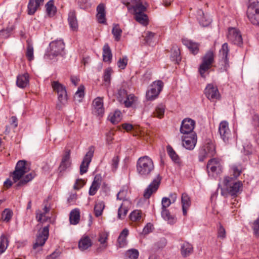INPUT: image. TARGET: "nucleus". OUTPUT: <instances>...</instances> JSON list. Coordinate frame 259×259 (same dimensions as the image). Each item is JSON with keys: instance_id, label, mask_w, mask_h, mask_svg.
Segmentation results:
<instances>
[{"instance_id": "nucleus-54", "label": "nucleus", "mask_w": 259, "mask_h": 259, "mask_svg": "<svg viewBox=\"0 0 259 259\" xmlns=\"http://www.w3.org/2000/svg\"><path fill=\"white\" fill-rule=\"evenodd\" d=\"M127 61L128 59L126 56H123L122 58H120L117 63L118 68L121 69H124L127 64Z\"/></svg>"}, {"instance_id": "nucleus-12", "label": "nucleus", "mask_w": 259, "mask_h": 259, "mask_svg": "<svg viewBox=\"0 0 259 259\" xmlns=\"http://www.w3.org/2000/svg\"><path fill=\"white\" fill-rule=\"evenodd\" d=\"M204 94L208 99L212 101L219 100L221 98L217 86L213 83L207 84L204 90Z\"/></svg>"}, {"instance_id": "nucleus-44", "label": "nucleus", "mask_w": 259, "mask_h": 259, "mask_svg": "<svg viewBox=\"0 0 259 259\" xmlns=\"http://www.w3.org/2000/svg\"><path fill=\"white\" fill-rule=\"evenodd\" d=\"M104 207L105 205L103 201L96 203L94 207V212L96 217H98L102 215Z\"/></svg>"}, {"instance_id": "nucleus-1", "label": "nucleus", "mask_w": 259, "mask_h": 259, "mask_svg": "<svg viewBox=\"0 0 259 259\" xmlns=\"http://www.w3.org/2000/svg\"><path fill=\"white\" fill-rule=\"evenodd\" d=\"M152 159L148 156H143L138 158L136 164L137 174L143 179L149 178L154 170Z\"/></svg>"}, {"instance_id": "nucleus-29", "label": "nucleus", "mask_w": 259, "mask_h": 259, "mask_svg": "<svg viewBox=\"0 0 259 259\" xmlns=\"http://www.w3.org/2000/svg\"><path fill=\"white\" fill-rule=\"evenodd\" d=\"M92 245V242L88 236H83L79 241L78 248L81 251L87 250Z\"/></svg>"}, {"instance_id": "nucleus-36", "label": "nucleus", "mask_w": 259, "mask_h": 259, "mask_svg": "<svg viewBox=\"0 0 259 259\" xmlns=\"http://www.w3.org/2000/svg\"><path fill=\"white\" fill-rule=\"evenodd\" d=\"M103 58L104 62L110 63L112 58V54L108 44H106L103 48Z\"/></svg>"}, {"instance_id": "nucleus-25", "label": "nucleus", "mask_w": 259, "mask_h": 259, "mask_svg": "<svg viewBox=\"0 0 259 259\" xmlns=\"http://www.w3.org/2000/svg\"><path fill=\"white\" fill-rule=\"evenodd\" d=\"M44 2V0H29L27 6L28 14L33 15Z\"/></svg>"}, {"instance_id": "nucleus-28", "label": "nucleus", "mask_w": 259, "mask_h": 259, "mask_svg": "<svg viewBox=\"0 0 259 259\" xmlns=\"http://www.w3.org/2000/svg\"><path fill=\"white\" fill-rule=\"evenodd\" d=\"M181 202L183 215H186L187 213V210L191 205L190 198L187 193H183L182 194Z\"/></svg>"}, {"instance_id": "nucleus-40", "label": "nucleus", "mask_w": 259, "mask_h": 259, "mask_svg": "<svg viewBox=\"0 0 259 259\" xmlns=\"http://www.w3.org/2000/svg\"><path fill=\"white\" fill-rule=\"evenodd\" d=\"M35 174L33 172H31L26 175H25L23 178H22L19 182L16 184L17 187H21L28 182L31 181L35 177Z\"/></svg>"}, {"instance_id": "nucleus-24", "label": "nucleus", "mask_w": 259, "mask_h": 259, "mask_svg": "<svg viewBox=\"0 0 259 259\" xmlns=\"http://www.w3.org/2000/svg\"><path fill=\"white\" fill-rule=\"evenodd\" d=\"M29 76L27 73L19 74L17 77L16 84L20 88H26L29 84Z\"/></svg>"}, {"instance_id": "nucleus-3", "label": "nucleus", "mask_w": 259, "mask_h": 259, "mask_svg": "<svg viewBox=\"0 0 259 259\" xmlns=\"http://www.w3.org/2000/svg\"><path fill=\"white\" fill-rule=\"evenodd\" d=\"M127 193V190L122 189L117 194V199L122 201L118 210V218L119 219L125 218L131 206L130 200L126 198Z\"/></svg>"}, {"instance_id": "nucleus-11", "label": "nucleus", "mask_w": 259, "mask_h": 259, "mask_svg": "<svg viewBox=\"0 0 259 259\" xmlns=\"http://www.w3.org/2000/svg\"><path fill=\"white\" fill-rule=\"evenodd\" d=\"M64 48L65 44L62 40L52 41L50 44V50L48 53V55L50 57L51 56L54 57L63 55Z\"/></svg>"}, {"instance_id": "nucleus-64", "label": "nucleus", "mask_w": 259, "mask_h": 259, "mask_svg": "<svg viewBox=\"0 0 259 259\" xmlns=\"http://www.w3.org/2000/svg\"><path fill=\"white\" fill-rule=\"evenodd\" d=\"M218 234V237L222 238H225L226 237L225 229L221 224L219 225Z\"/></svg>"}, {"instance_id": "nucleus-55", "label": "nucleus", "mask_w": 259, "mask_h": 259, "mask_svg": "<svg viewBox=\"0 0 259 259\" xmlns=\"http://www.w3.org/2000/svg\"><path fill=\"white\" fill-rule=\"evenodd\" d=\"M251 228L253 230L254 235L256 237H258L259 236V217L253 222Z\"/></svg>"}, {"instance_id": "nucleus-22", "label": "nucleus", "mask_w": 259, "mask_h": 259, "mask_svg": "<svg viewBox=\"0 0 259 259\" xmlns=\"http://www.w3.org/2000/svg\"><path fill=\"white\" fill-rule=\"evenodd\" d=\"M93 106L94 107L93 112L95 114L98 116H103L104 113L103 98L101 97L96 98L93 101Z\"/></svg>"}, {"instance_id": "nucleus-13", "label": "nucleus", "mask_w": 259, "mask_h": 259, "mask_svg": "<svg viewBox=\"0 0 259 259\" xmlns=\"http://www.w3.org/2000/svg\"><path fill=\"white\" fill-rule=\"evenodd\" d=\"M163 83L161 80L155 81L151 86V88L146 93V98L148 100L155 99L161 91Z\"/></svg>"}, {"instance_id": "nucleus-52", "label": "nucleus", "mask_w": 259, "mask_h": 259, "mask_svg": "<svg viewBox=\"0 0 259 259\" xmlns=\"http://www.w3.org/2000/svg\"><path fill=\"white\" fill-rule=\"evenodd\" d=\"M112 70L111 68H108L104 72L103 80L104 82L108 84L110 82L111 75Z\"/></svg>"}, {"instance_id": "nucleus-53", "label": "nucleus", "mask_w": 259, "mask_h": 259, "mask_svg": "<svg viewBox=\"0 0 259 259\" xmlns=\"http://www.w3.org/2000/svg\"><path fill=\"white\" fill-rule=\"evenodd\" d=\"M26 55L28 60L31 61L33 60V47L30 43L27 44Z\"/></svg>"}, {"instance_id": "nucleus-31", "label": "nucleus", "mask_w": 259, "mask_h": 259, "mask_svg": "<svg viewBox=\"0 0 259 259\" xmlns=\"http://www.w3.org/2000/svg\"><path fill=\"white\" fill-rule=\"evenodd\" d=\"M129 231L127 228H124L120 233L117 239V243L119 247H123L127 244L126 238L128 235Z\"/></svg>"}, {"instance_id": "nucleus-30", "label": "nucleus", "mask_w": 259, "mask_h": 259, "mask_svg": "<svg viewBox=\"0 0 259 259\" xmlns=\"http://www.w3.org/2000/svg\"><path fill=\"white\" fill-rule=\"evenodd\" d=\"M183 44L186 46L189 51L193 55L197 54L199 52V44L194 42L191 40L184 39L182 40Z\"/></svg>"}, {"instance_id": "nucleus-26", "label": "nucleus", "mask_w": 259, "mask_h": 259, "mask_svg": "<svg viewBox=\"0 0 259 259\" xmlns=\"http://www.w3.org/2000/svg\"><path fill=\"white\" fill-rule=\"evenodd\" d=\"M68 21L71 29L76 31L78 29V22L74 11H71L68 14Z\"/></svg>"}, {"instance_id": "nucleus-51", "label": "nucleus", "mask_w": 259, "mask_h": 259, "mask_svg": "<svg viewBox=\"0 0 259 259\" xmlns=\"http://www.w3.org/2000/svg\"><path fill=\"white\" fill-rule=\"evenodd\" d=\"M141 211L139 210H134L130 214V219L134 222L139 221L141 219Z\"/></svg>"}, {"instance_id": "nucleus-5", "label": "nucleus", "mask_w": 259, "mask_h": 259, "mask_svg": "<svg viewBox=\"0 0 259 259\" xmlns=\"http://www.w3.org/2000/svg\"><path fill=\"white\" fill-rule=\"evenodd\" d=\"M52 87L58 94L59 103L56 105L57 108L60 110L62 105H64L67 101V95L65 87L58 81L52 82Z\"/></svg>"}, {"instance_id": "nucleus-18", "label": "nucleus", "mask_w": 259, "mask_h": 259, "mask_svg": "<svg viewBox=\"0 0 259 259\" xmlns=\"http://www.w3.org/2000/svg\"><path fill=\"white\" fill-rule=\"evenodd\" d=\"M94 149L93 147H90L80 166V174L81 175L85 173L88 171L89 165L94 155Z\"/></svg>"}, {"instance_id": "nucleus-46", "label": "nucleus", "mask_w": 259, "mask_h": 259, "mask_svg": "<svg viewBox=\"0 0 259 259\" xmlns=\"http://www.w3.org/2000/svg\"><path fill=\"white\" fill-rule=\"evenodd\" d=\"M165 112V107L162 104L158 105L155 109L154 112H153V114L154 116H156L159 118H161L163 117Z\"/></svg>"}, {"instance_id": "nucleus-57", "label": "nucleus", "mask_w": 259, "mask_h": 259, "mask_svg": "<svg viewBox=\"0 0 259 259\" xmlns=\"http://www.w3.org/2000/svg\"><path fill=\"white\" fill-rule=\"evenodd\" d=\"M2 219L7 222H9L12 218V212L9 209H5L2 213Z\"/></svg>"}, {"instance_id": "nucleus-20", "label": "nucleus", "mask_w": 259, "mask_h": 259, "mask_svg": "<svg viewBox=\"0 0 259 259\" xmlns=\"http://www.w3.org/2000/svg\"><path fill=\"white\" fill-rule=\"evenodd\" d=\"M229 51L228 45L227 43L225 42L222 46L219 54L220 57L221 58V62L222 65L224 66L225 70H226L229 66L228 58Z\"/></svg>"}, {"instance_id": "nucleus-45", "label": "nucleus", "mask_w": 259, "mask_h": 259, "mask_svg": "<svg viewBox=\"0 0 259 259\" xmlns=\"http://www.w3.org/2000/svg\"><path fill=\"white\" fill-rule=\"evenodd\" d=\"M8 246V240L7 237L3 234L0 237V254L3 253Z\"/></svg>"}, {"instance_id": "nucleus-38", "label": "nucleus", "mask_w": 259, "mask_h": 259, "mask_svg": "<svg viewBox=\"0 0 259 259\" xmlns=\"http://www.w3.org/2000/svg\"><path fill=\"white\" fill-rule=\"evenodd\" d=\"M137 101V98L133 94L128 95L123 100V104L126 107H131L135 105Z\"/></svg>"}, {"instance_id": "nucleus-14", "label": "nucleus", "mask_w": 259, "mask_h": 259, "mask_svg": "<svg viewBox=\"0 0 259 259\" xmlns=\"http://www.w3.org/2000/svg\"><path fill=\"white\" fill-rule=\"evenodd\" d=\"M195 125V121L189 118L183 120L180 127V132L184 135L193 134V131Z\"/></svg>"}, {"instance_id": "nucleus-32", "label": "nucleus", "mask_w": 259, "mask_h": 259, "mask_svg": "<svg viewBox=\"0 0 259 259\" xmlns=\"http://www.w3.org/2000/svg\"><path fill=\"white\" fill-rule=\"evenodd\" d=\"M166 151L172 161L179 165H180L181 164V159L172 147L170 145H167L166 146Z\"/></svg>"}, {"instance_id": "nucleus-41", "label": "nucleus", "mask_w": 259, "mask_h": 259, "mask_svg": "<svg viewBox=\"0 0 259 259\" xmlns=\"http://www.w3.org/2000/svg\"><path fill=\"white\" fill-rule=\"evenodd\" d=\"M107 240V235L106 234H103L100 235L98 238V241L100 242L101 245L97 249V251L98 252H101L106 248L107 244H105V243L106 242Z\"/></svg>"}, {"instance_id": "nucleus-23", "label": "nucleus", "mask_w": 259, "mask_h": 259, "mask_svg": "<svg viewBox=\"0 0 259 259\" xmlns=\"http://www.w3.org/2000/svg\"><path fill=\"white\" fill-rule=\"evenodd\" d=\"M97 14L96 17L98 22L101 24H106V13L105 5L101 3L97 7Z\"/></svg>"}, {"instance_id": "nucleus-42", "label": "nucleus", "mask_w": 259, "mask_h": 259, "mask_svg": "<svg viewBox=\"0 0 259 259\" xmlns=\"http://www.w3.org/2000/svg\"><path fill=\"white\" fill-rule=\"evenodd\" d=\"M112 33L113 35L115 40L118 41L120 39L122 33V30L118 24H114L112 30Z\"/></svg>"}, {"instance_id": "nucleus-39", "label": "nucleus", "mask_w": 259, "mask_h": 259, "mask_svg": "<svg viewBox=\"0 0 259 259\" xmlns=\"http://www.w3.org/2000/svg\"><path fill=\"white\" fill-rule=\"evenodd\" d=\"M46 11L49 17H53L56 13V8L53 0L49 1L46 5Z\"/></svg>"}, {"instance_id": "nucleus-34", "label": "nucleus", "mask_w": 259, "mask_h": 259, "mask_svg": "<svg viewBox=\"0 0 259 259\" xmlns=\"http://www.w3.org/2000/svg\"><path fill=\"white\" fill-rule=\"evenodd\" d=\"M80 220V212L78 208L72 210L69 214L70 223L72 225H76Z\"/></svg>"}, {"instance_id": "nucleus-37", "label": "nucleus", "mask_w": 259, "mask_h": 259, "mask_svg": "<svg viewBox=\"0 0 259 259\" xmlns=\"http://www.w3.org/2000/svg\"><path fill=\"white\" fill-rule=\"evenodd\" d=\"M161 215L162 218L167 221V222L170 224H174L176 221V219L173 215H171L169 211L167 209H162L161 212Z\"/></svg>"}, {"instance_id": "nucleus-48", "label": "nucleus", "mask_w": 259, "mask_h": 259, "mask_svg": "<svg viewBox=\"0 0 259 259\" xmlns=\"http://www.w3.org/2000/svg\"><path fill=\"white\" fill-rule=\"evenodd\" d=\"M15 169L26 173L28 170L26 166V161L19 160L16 165Z\"/></svg>"}, {"instance_id": "nucleus-4", "label": "nucleus", "mask_w": 259, "mask_h": 259, "mask_svg": "<svg viewBox=\"0 0 259 259\" xmlns=\"http://www.w3.org/2000/svg\"><path fill=\"white\" fill-rule=\"evenodd\" d=\"M247 17L249 21L253 25L259 26V2L249 1Z\"/></svg>"}, {"instance_id": "nucleus-7", "label": "nucleus", "mask_w": 259, "mask_h": 259, "mask_svg": "<svg viewBox=\"0 0 259 259\" xmlns=\"http://www.w3.org/2000/svg\"><path fill=\"white\" fill-rule=\"evenodd\" d=\"M216 153L215 146L212 141L206 140L199 152V160L203 161L207 157L213 156Z\"/></svg>"}, {"instance_id": "nucleus-19", "label": "nucleus", "mask_w": 259, "mask_h": 259, "mask_svg": "<svg viewBox=\"0 0 259 259\" xmlns=\"http://www.w3.org/2000/svg\"><path fill=\"white\" fill-rule=\"evenodd\" d=\"M70 158V151L67 150L65 151V153L62 157L59 167H58V172L59 176H62L63 172L69 167L71 165Z\"/></svg>"}, {"instance_id": "nucleus-49", "label": "nucleus", "mask_w": 259, "mask_h": 259, "mask_svg": "<svg viewBox=\"0 0 259 259\" xmlns=\"http://www.w3.org/2000/svg\"><path fill=\"white\" fill-rule=\"evenodd\" d=\"M125 255L129 259H137L139 256V251L136 249H129L126 252Z\"/></svg>"}, {"instance_id": "nucleus-50", "label": "nucleus", "mask_w": 259, "mask_h": 259, "mask_svg": "<svg viewBox=\"0 0 259 259\" xmlns=\"http://www.w3.org/2000/svg\"><path fill=\"white\" fill-rule=\"evenodd\" d=\"M25 174V173L24 172L20 171L18 170L15 169V170L12 174L14 182L16 183L18 181H20Z\"/></svg>"}, {"instance_id": "nucleus-60", "label": "nucleus", "mask_w": 259, "mask_h": 259, "mask_svg": "<svg viewBox=\"0 0 259 259\" xmlns=\"http://www.w3.org/2000/svg\"><path fill=\"white\" fill-rule=\"evenodd\" d=\"M171 203V201L169 198L167 197L162 198L161 200V209H167V208L169 207Z\"/></svg>"}, {"instance_id": "nucleus-35", "label": "nucleus", "mask_w": 259, "mask_h": 259, "mask_svg": "<svg viewBox=\"0 0 259 259\" xmlns=\"http://www.w3.org/2000/svg\"><path fill=\"white\" fill-rule=\"evenodd\" d=\"M197 19L199 24L203 27L207 26L210 23V19L206 18L201 10L197 11Z\"/></svg>"}, {"instance_id": "nucleus-62", "label": "nucleus", "mask_w": 259, "mask_h": 259, "mask_svg": "<svg viewBox=\"0 0 259 259\" xmlns=\"http://www.w3.org/2000/svg\"><path fill=\"white\" fill-rule=\"evenodd\" d=\"M46 213L44 212H42L39 210L36 211V219L38 222H45L47 220V218L46 217Z\"/></svg>"}, {"instance_id": "nucleus-10", "label": "nucleus", "mask_w": 259, "mask_h": 259, "mask_svg": "<svg viewBox=\"0 0 259 259\" xmlns=\"http://www.w3.org/2000/svg\"><path fill=\"white\" fill-rule=\"evenodd\" d=\"M227 37L229 41L239 47H241L243 44L240 31L236 28H229Z\"/></svg>"}, {"instance_id": "nucleus-8", "label": "nucleus", "mask_w": 259, "mask_h": 259, "mask_svg": "<svg viewBox=\"0 0 259 259\" xmlns=\"http://www.w3.org/2000/svg\"><path fill=\"white\" fill-rule=\"evenodd\" d=\"M223 184L226 186L229 193L232 196H236L242 187L241 182H234L232 177H226L223 181Z\"/></svg>"}, {"instance_id": "nucleus-9", "label": "nucleus", "mask_w": 259, "mask_h": 259, "mask_svg": "<svg viewBox=\"0 0 259 259\" xmlns=\"http://www.w3.org/2000/svg\"><path fill=\"white\" fill-rule=\"evenodd\" d=\"M206 169L209 177H214L218 175L222 169L220 159L218 158L210 159L207 162Z\"/></svg>"}, {"instance_id": "nucleus-27", "label": "nucleus", "mask_w": 259, "mask_h": 259, "mask_svg": "<svg viewBox=\"0 0 259 259\" xmlns=\"http://www.w3.org/2000/svg\"><path fill=\"white\" fill-rule=\"evenodd\" d=\"M181 253L182 255L186 257L191 254L193 251L192 245L188 242H184L181 245Z\"/></svg>"}, {"instance_id": "nucleus-6", "label": "nucleus", "mask_w": 259, "mask_h": 259, "mask_svg": "<svg viewBox=\"0 0 259 259\" xmlns=\"http://www.w3.org/2000/svg\"><path fill=\"white\" fill-rule=\"evenodd\" d=\"M214 62V54L212 51H207L202 58V63L199 67V72L202 77H205V73L211 67Z\"/></svg>"}, {"instance_id": "nucleus-33", "label": "nucleus", "mask_w": 259, "mask_h": 259, "mask_svg": "<svg viewBox=\"0 0 259 259\" xmlns=\"http://www.w3.org/2000/svg\"><path fill=\"white\" fill-rule=\"evenodd\" d=\"M171 51L170 59L176 63L178 64L181 60L180 49L177 46L174 45L171 49Z\"/></svg>"}, {"instance_id": "nucleus-47", "label": "nucleus", "mask_w": 259, "mask_h": 259, "mask_svg": "<svg viewBox=\"0 0 259 259\" xmlns=\"http://www.w3.org/2000/svg\"><path fill=\"white\" fill-rule=\"evenodd\" d=\"M100 183L99 182L96 180V178L93 181L92 185L91 186L89 192V194L91 196L94 195L96 192H97L98 189L100 187Z\"/></svg>"}, {"instance_id": "nucleus-16", "label": "nucleus", "mask_w": 259, "mask_h": 259, "mask_svg": "<svg viewBox=\"0 0 259 259\" xmlns=\"http://www.w3.org/2000/svg\"><path fill=\"white\" fill-rule=\"evenodd\" d=\"M183 146L189 150H193L197 143V137L196 133L189 135H185L182 137Z\"/></svg>"}, {"instance_id": "nucleus-56", "label": "nucleus", "mask_w": 259, "mask_h": 259, "mask_svg": "<svg viewBox=\"0 0 259 259\" xmlns=\"http://www.w3.org/2000/svg\"><path fill=\"white\" fill-rule=\"evenodd\" d=\"M118 98L120 102H123V100L128 95H127V91L122 88H120L118 92Z\"/></svg>"}, {"instance_id": "nucleus-61", "label": "nucleus", "mask_w": 259, "mask_h": 259, "mask_svg": "<svg viewBox=\"0 0 259 259\" xmlns=\"http://www.w3.org/2000/svg\"><path fill=\"white\" fill-rule=\"evenodd\" d=\"M12 31V29L7 28L5 29H3L0 31V37L3 38H8L10 35Z\"/></svg>"}, {"instance_id": "nucleus-2", "label": "nucleus", "mask_w": 259, "mask_h": 259, "mask_svg": "<svg viewBox=\"0 0 259 259\" xmlns=\"http://www.w3.org/2000/svg\"><path fill=\"white\" fill-rule=\"evenodd\" d=\"M132 3L133 5L129 4L127 5L128 10H133L135 19L138 22L143 25H147L148 23V18L145 14L146 7L143 4L141 0H132Z\"/></svg>"}, {"instance_id": "nucleus-43", "label": "nucleus", "mask_w": 259, "mask_h": 259, "mask_svg": "<svg viewBox=\"0 0 259 259\" xmlns=\"http://www.w3.org/2000/svg\"><path fill=\"white\" fill-rule=\"evenodd\" d=\"M121 115V112L119 110H117L115 111L114 113L110 114L108 118L113 124H116L120 121Z\"/></svg>"}, {"instance_id": "nucleus-58", "label": "nucleus", "mask_w": 259, "mask_h": 259, "mask_svg": "<svg viewBox=\"0 0 259 259\" xmlns=\"http://www.w3.org/2000/svg\"><path fill=\"white\" fill-rule=\"evenodd\" d=\"M84 86L80 85L78 87L77 92L75 93L74 95V98H79L78 100L80 101V99L84 96Z\"/></svg>"}, {"instance_id": "nucleus-21", "label": "nucleus", "mask_w": 259, "mask_h": 259, "mask_svg": "<svg viewBox=\"0 0 259 259\" xmlns=\"http://www.w3.org/2000/svg\"><path fill=\"white\" fill-rule=\"evenodd\" d=\"M228 125V123L226 121H222L219 125V131L221 138L225 142H228L231 135V132Z\"/></svg>"}, {"instance_id": "nucleus-15", "label": "nucleus", "mask_w": 259, "mask_h": 259, "mask_svg": "<svg viewBox=\"0 0 259 259\" xmlns=\"http://www.w3.org/2000/svg\"><path fill=\"white\" fill-rule=\"evenodd\" d=\"M49 234V226L44 227L41 231H39L36 242L33 245V248L35 249L38 246H42L48 239Z\"/></svg>"}, {"instance_id": "nucleus-59", "label": "nucleus", "mask_w": 259, "mask_h": 259, "mask_svg": "<svg viewBox=\"0 0 259 259\" xmlns=\"http://www.w3.org/2000/svg\"><path fill=\"white\" fill-rule=\"evenodd\" d=\"M154 35L155 33L151 32L148 31L146 33L145 40L148 45H151L153 42V39Z\"/></svg>"}, {"instance_id": "nucleus-63", "label": "nucleus", "mask_w": 259, "mask_h": 259, "mask_svg": "<svg viewBox=\"0 0 259 259\" xmlns=\"http://www.w3.org/2000/svg\"><path fill=\"white\" fill-rule=\"evenodd\" d=\"M119 163V157L118 156H114L112 159L111 162V166L112 168L113 171L116 170L117 169L118 165Z\"/></svg>"}, {"instance_id": "nucleus-17", "label": "nucleus", "mask_w": 259, "mask_h": 259, "mask_svg": "<svg viewBox=\"0 0 259 259\" xmlns=\"http://www.w3.org/2000/svg\"><path fill=\"white\" fill-rule=\"evenodd\" d=\"M161 178L159 175H158L152 182L149 184L144 193V197L146 199H148L151 195L155 192L158 189L160 183Z\"/></svg>"}]
</instances>
